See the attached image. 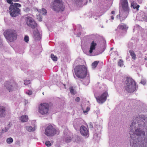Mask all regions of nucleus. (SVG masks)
Instances as JSON below:
<instances>
[{
	"instance_id": "79ce46f5",
	"label": "nucleus",
	"mask_w": 147,
	"mask_h": 147,
	"mask_svg": "<svg viewBox=\"0 0 147 147\" xmlns=\"http://www.w3.org/2000/svg\"><path fill=\"white\" fill-rule=\"evenodd\" d=\"M42 18L41 17L39 19L40 21H42Z\"/></svg>"
},
{
	"instance_id": "6ab92c4d",
	"label": "nucleus",
	"mask_w": 147,
	"mask_h": 147,
	"mask_svg": "<svg viewBox=\"0 0 147 147\" xmlns=\"http://www.w3.org/2000/svg\"><path fill=\"white\" fill-rule=\"evenodd\" d=\"M28 117L26 115H22L20 118V120L22 122H26L28 121Z\"/></svg>"
},
{
	"instance_id": "7c9ffc66",
	"label": "nucleus",
	"mask_w": 147,
	"mask_h": 147,
	"mask_svg": "<svg viewBox=\"0 0 147 147\" xmlns=\"http://www.w3.org/2000/svg\"><path fill=\"white\" fill-rule=\"evenodd\" d=\"M90 109V108L89 107H88L86 108V109L85 111L83 110V112L84 113H87L88 112Z\"/></svg>"
},
{
	"instance_id": "a211bd4d",
	"label": "nucleus",
	"mask_w": 147,
	"mask_h": 147,
	"mask_svg": "<svg viewBox=\"0 0 147 147\" xmlns=\"http://www.w3.org/2000/svg\"><path fill=\"white\" fill-rule=\"evenodd\" d=\"M131 7H133L134 9H136L137 11H138L140 7V5H138L136 3H135L134 2V1L131 3Z\"/></svg>"
},
{
	"instance_id": "a19ab883",
	"label": "nucleus",
	"mask_w": 147,
	"mask_h": 147,
	"mask_svg": "<svg viewBox=\"0 0 147 147\" xmlns=\"http://www.w3.org/2000/svg\"><path fill=\"white\" fill-rule=\"evenodd\" d=\"M87 2H88L87 0H86V3H85L84 4V5H86L87 4Z\"/></svg>"
},
{
	"instance_id": "7ed1b4c3",
	"label": "nucleus",
	"mask_w": 147,
	"mask_h": 147,
	"mask_svg": "<svg viewBox=\"0 0 147 147\" xmlns=\"http://www.w3.org/2000/svg\"><path fill=\"white\" fill-rule=\"evenodd\" d=\"M126 85L125 86V90L129 93L132 92L136 88V83L134 80L129 77L127 78L125 81Z\"/></svg>"
},
{
	"instance_id": "ea45409f",
	"label": "nucleus",
	"mask_w": 147,
	"mask_h": 147,
	"mask_svg": "<svg viewBox=\"0 0 147 147\" xmlns=\"http://www.w3.org/2000/svg\"><path fill=\"white\" fill-rule=\"evenodd\" d=\"M81 33H80V32H79V33L77 35L78 36H78H79H79H80V35H81Z\"/></svg>"
},
{
	"instance_id": "2f4dec72",
	"label": "nucleus",
	"mask_w": 147,
	"mask_h": 147,
	"mask_svg": "<svg viewBox=\"0 0 147 147\" xmlns=\"http://www.w3.org/2000/svg\"><path fill=\"white\" fill-rule=\"evenodd\" d=\"M74 1L77 3H81L82 2V0H74Z\"/></svg>"
},
{
	"instance_id": "dca6fc26",
	"label": "nucleus",
	"mask_w": 147,
	"mask_h": 147,
	"mask_svg": "<svg viewBox=\"0 0 147 147\" xmlns=\"http://www.w3.org/2000/svg\"><path fill=\"white\" fill-rule=\"evenodd\" d=\"M96 45V43H95L94 41L92 42L89 51L90 53L91 54L92 53L93 50L95 49Z\"/></svg>"
},
{
	"instance_id": "473e14b6",
	"label": "nucleus",
	"mask_w": 147,
	"mask_h": 147,
	"mask_svg": "<svg viewBox=\"0 0 147 147\" xmlns=\"http://www.w3.org/2000/svg\"><path fill=\"white\" fill-rule=\"evenodd\" d=\"M12 0H7V1L8 3L11 5V4L13 3L12 2Z\"/></svg>"
},
{
	"instance_id": "6e6552de",
	"label": "nucleus",
	"mask_w": 147,
	"mask_h": 147,
	"mask_svg": "<svg viewBox=\"0 0 147 147\" xmlns=\"http://www.w3.org/2000/svg\"><path fill=\"white\" fill-rule=\"evenodd\" d=\"M4 85L9 92L13 91L14 88L16 86V83L13 80L6 82L5 83Z\"/></svg>"
},
{
	"instance_id": "c03bdc74",
	"label": "nucleus",
	"mask_w": 147,
	"mask_h": 147,
	"mask_svg": "<svg viewBox=\"0 0 147 147\" xmlns=\"http://www.w3.org/2000/svg\"><path fill=\"white\" fill-rule=\"evenodd\" d=\"M145 59L146 60H147V58H145Z\"/></svg>"
},
{
	"instance_id": "f03ea898",
	"label": "nucleus",
	"mask_w": 147,
	"mask_h": 147,
	"mask_svg": "<svg viewBox=\"0 0 147 147\" xmlns=\"http://www.w3.org/2000/svg\"><path fill=\"white\" fill-rule=\"evenodd\" d=\"M3 34L6 39L10 42L14 41L18 36L16 31L12 29L7 30L4 32Z\"/></svg>"
},
{
	"instance_id": "393cba45",
	"label": "nucleus",
	"mask_w": 147,
	"mask_h": 147,
	"mask_svg": "<svg viewBox=\"0 0 147 147\" xmlns=\"http://www.w3.org/2000/svg\"><path fill=\"white\" fill-rule=\"evenodd\" d=\"M13 139L11 138H7L6 140L8 144H10L13 142Z\"/></svg>"
},
{
	"instance_id": "58836bf2",
	"label": "nucleus",
	"mask_w": 147,
	"mask_h": 147,
	"mask_svg": "<svg viewBox=\"0 0 147 147\" xmlns=\"http://www.w3.org/2000/svg\"><path fill=\"white\" fill-rule=\"evenodd\" d=\"M90 127L91 128H92V124H90Z\"/></svg>"
},
{
	"instance_id": "0eeeda50",
	"label": "nucleus",
	"mask_w": 147,
	"mask_h": 147,
	"mask_svg": "<svg viewBox=\"0 0 147 147\" xmlns=\"http://www.w3.org/2000/svg\"><path fill=\"white\" fill-rule=\"evenodd\" d=\"M49 108V105L46 103H41L38 107V112L41 114L45 115L47 114Z\"/></svg>"
},
{
	"instance_id": "39448f33",
	"label": "nucleus",
	"mask_w": 147,
	"mask_h": 147,
	"mask_svg": "<svg viewBox=\"0 0 147 147\" xmlns=\"http://www.w3.org/2000/svg\"><path fill=\"white\" fill-rule=\"evenodd\" d=\"M51 6L54 11L57 12L63 11L65 8L62 0H53Z\"/></svg>"
},
{
	"instance_id": "4468645a",
	"label": "nucleus",
	"mask_w": 147,
	"mask_h": 147,
	"mask_svg": "<svg viewBox=\"0 0 147 147\" xmlns=\"http://www.w3.org/2000/svg\"><path fill=\"white\" fill-rule=\"evenodd\" d=\"M5 108L2 106H0V117H4L6 114Z\"/></svg>"
},
{
	"instance_id": "1a4fd4ad",
	"label": "nucleus",
	"mask_w": 147,
	"mask_h": 147,
	"mask_svg": "<svg viewBox=\"0 0 147 147\" xmlns=\"http://www.w3.org/2000/svg\"><path fill=\"white\" fill-rule=\"evenodd\" d=\"M26 22L28 26L32 28H35L37 26V24L32 17L28 16L26 18Z\"/></svg>"
},
{
	"instance_id": "a878e982",
	"label": "nucleus",
	"mask_w": 147,
	"mask_h": 147,
	"mask_svg": "<svg viewBox=\"0 0 147 147\" xmlns=\"http://www.w3.org/2000/svg\"><path fill=\"white\" fill-rule=\"evenodd\" d=\"M118 65L121 67L123 65V61L122 59H120L118 62Z\"/></svg>"
},
{
	"instance_id": "c756f323",
	"label": "nucleus",
	"mask_w": 147,
	"mask_h": 147,
	"mask_svg": "<svg viewBox=\"0 0 147 147\" xmlns=\"http://www.w3.org/2000/svg\"><path fill=\"white\" fill-rule=\"evenodd\" d=\"M30 80H26L24 81V84L26 85H28V84L30 83Z\"/></svg>"
},
{
	"instance_id": "c85d7f7f",
	"label": "nucleus",
	"mask_w": 147,
	"mask_h": 147,
	"mask_svg": "<svg viewBox=\"0 0 147 147\" xmlns=\"http://www.w3.org/2000/svg\"><path fill=\"white\" fill-rule=\"evenodd\" d=\"M45 145L49 147L51 146V144L49 141H47L45 143Z\"/></svg>"
},
{
	"instance_id": "37998d69",
	"label": "nucleus",
	"mask_w": 147,
	"mask_h": 147,
	"mask_svg": "<svg viewBox=\"0 0 147 147\" xmlns=\"http://www.w3.org/2000/svg\"><path fill=\"white\" fill-rule=\"evenodd\" d=\"M12 1H19V0H12Z\"/></svg>"
},
{
	"instance_id": "9d476101",
	"label": "nucleus",
	"mask_w": 147,
	"mask_h": 147,
	"mask_svg": "<svg viewBox=\"0 0 147 147\" xmlns=\"http://www.w3.org/2000/svg\"><path fill=\"white\" fill-rule=\"evenodd\" d=\"M107 95V92H105L102 94L100 96L96 97V98L97 102L99 103H103L106 100Z\"/></svg>"
},
{
	"instance_id": "9b49d317",
	"label": "nucleus",
	"mask_w": 147,
	"mask_h": 147,
	"mask_svg": "<svg viewBox=\"0 0 147 147\" xmlns=\"http://www.w3.org/2000/svg\"><path fill=\"white\" fill-rule=\"evenodd\" d=\"M80 132L81 135L84 136H88L89 131L87 128L84 125H82L80 128Z\"/></svg>"
},
{
	"instance_id": "20e7f679",
	"label": "nucleus",
	"mask_w": 147,
	"mask_h": 147,
	"mask_svg": "<svg viewBox=\"0 0 147 147\" xmlns=\"http://www.w3.org/2000/svg\"><path fill=\"white\" fill-rule=\"evenodd\" d=\"M21 6V5L18 3H15L11 5L9 8L10 16L16 17L20 14V10L18 8Z\"/></svg>"
},
{
	"instance_id": "c9c22d12",
	"label": "nucleus",
	"mask_w": 147,
	"mask_h": 147,
	"mask_svg": "<svg viewBox=\"0 0 147 147\" xmlns=\"http://www.w3.org/2000/svg\"><path fill=\"white\" fill-rule=\"evenodd\" d=\"M26 93L28 94L29 95H30L32 94V92L31 91H29V92H26Z\"/></svg>"
},
{
	"instance_id": "5701e85b",
	"label": "nucleus",
	"mask_w": 147,
	"mask_h": 147,
	"mask_svg": "<svg viewBox=\"0 0 147 147\" xmlns=\"http://www.w3.org/2000/svg\"><path fill=\"white\" fill-rule=\"evenodd\" d=\"M99 61H94L92 64V66L94 68H95L98 64Z\"/></svg>"
},
{
	"instance_id": "4be33fe9",
	"label": "nucleus",
	"mask_w": 147,
	"mask_h": 147,
	"mask_svg": "<svg viewBox=\"0 0 147 147\" xmlns=\"http://www.w3.org/2000/svg\"><path fill=\"white\" fill-rule=\"evenodd\" d=\"M26 128L27 130L29 132L33 131L35 130V129L34 128L32 127L31 126L26 127Z\"/></svg>"
},
{
	"instance_id": "aec40b11",
	"label": "nucleus",
	"mask_w": 147,
	"mask_h": 147,
	"mask_svg": "<svg viewBox=\"0 0 147 147\" xmlns=\"http://www.w3.org/2000/svg\"><path fill=\"white\" fill-rule=\"evenodd\" d=\"M129 52L132 58L135 60L136 59V56L134 51H133L130 50L129 51Z\"/></svg>"
},
{
	"instance_id": "412c9836",
	"label": "nucleus",
	"mask_w": 147,
	"mask_h": 147,
	"mask_svg": "<svg viewBox=\"0 0 147 147\" xmlns=\"http://www.w3.org/2000/svg\"><path fill=\"white\" fill-rule=\"evenodd\" d=\"M51 57L54 61H56L57 60V56L54 55L53 54H51Z\"/></svg>"
},
{
	"instance_id": "f257e3e1",
	"label": "nucleus",
	"mask_w": 147,
	"mask_h": 147,
	"mask_svg": "<svg viewBox=\"0 0 147 147\" xmlns=\"http://www.w3.org/2000/svg\"><path fill=\"white\" fill-rule=\"evenodd\" d=\"M74 70L76 75L78 78L83 79L87 75V68L84 65H78L76 66Z\"/></svg>"
},
{
	"instance_id": "bb28decb",
	"label": "nucleus",
	"mask_w": 147,
	"mask_h": 147,
	"mask_svg": "<svg viewBox=\"0 0 147 147\" xmlns=\"http://www.w3.org/2000/svg\"><path fill=\"white\" fill-rule=\"evenodd\" d=\"M70 91L71 93L73 94H75V90L73 88V87L72 86L70 87L69 88Z\"/></svg>"
},
{
	"instance_id": "ddd939ff",
	"label": "nucleus",
	"mask_w": 147,
	"mask_h": 147,
	"mask_svg": "<svg viewBox=\"0 0 147 147\" xmlns=\"http://www.w3.org/2000/svg\"><path fill=\"white\" fill-rule=\"evenodd\" d=\"M33 33L34 38L36 40H40L41 39V35L38 30L36 29Z\"/></svg>"
},
{
	"instance_id": "e433bc0d",
	"label": "nucleus",
	"mask_w": 147,
	"mask_h": 147,
	"mask_svg": "<svg viewBox=\"0 0 147 147\" xmlns=\"http://www.w3.org/2000/svg\"><path fill=\"white\" fill-rule=\"evenodd\" d=\"M115 13V12L114 11H111V13L113 14H114Z\"/></svg>"
},
{
	"instance_id": "f8f14e48",
	"label": "nucleus",
	"mask_w": 147,
	"mask_h": 147,
	"mask_svg": "<svg viewBox=\"0 0 147 147\" xmlns=\"http://www.w3.org/2000/svg\"><path fill=\"white\" fill-rule=\"evenodd\" d=\"M121 5L124 11L129 12V9L127 0H122Z\"/></svg>"
},
{
	"instance_id": "2eb2a0df",
	"label": "nucleus",
	"mask_w": 147,
	"mask_h": 147,
	"mask_svg": "<svg viewBox=\"0 0 147 147\" xmlns=\"http://www.w3.org/2000/svg\"><path fill=\"white\" fill-rule=\"evenodd\" d=\"M136 120H138V121H137V123H138V124L139 127L141 126V125H142L143 124H144V120H145V117H137L136 118Z\"/></svg>"
},
{
	"instance_id": "72a5a7b5",
	"label": "nucleus",
	"mask_w": 147,
	"mask_h": 147,
	"mask_svg": "<svg viewBox=\"0 0 147 147\" xmlns=\"http://www.w3.org/2000/svg\"><path fill=\"white\" fill-rule=\"evenodd\" d=\"M141 83L142 84H143V85H144L146 83V82L145 80H142L141 81Z\"/></svg>"
},
{
	"instance_id": "f3484780",
	"label": "nucleus",
	"mask_w": 147,
	"mask_h": 147,
	"mask_svg": "<svg viewBox=\"0 0 147 147\" xmlns=\"http://www.w3.org/2000/svg\"><path fill=\"white\" fill-rule=\"evenodd\" d=\"M127 28L128 27L126 25L123 23H121L117 27V29L118 30H127Z\"/></svg>"
},
{
	"instance_id": "f704fd0d",
	"label": "nucleus",
	"mask_w": 147,
	"mask_h": 147,
	"mask_svg": "<svg viewBox=\"0 0 147 147\" xmlns=\"http://www.w3.org/2000/svg\"><path fill=\"white\" fill-rule=\"evenodd\" d=\"M80 98L79 97H77L75 99V100L77 102H79L80 101Z\"/></svg>"
},
{
	"instance_id": "cd10ccee",
	"label": "nucleus",
	"mask_w": 147,
	"mask_h": 147,
	"mask_svg": "<svg viewBox=\"0 0 147 147\" xmlns=\"http://www.w3.org/2000/svg\"><path fill=\"white\" fill-rule=\"evenodd\" d=\"M29 37L28 36H26L24 37V41L26 42H28L29 40Z\"/></svg>"
},
{
	"instance_id": "b1692460",
	"label": "nucleus",
	"mask_w": 147,
	"mask_h": 147,
	"mask_svg": "<svg viewBox=\"0 0 147 147\" xmlns=\"http://www.w3.org/2000/svg\"><path fill=\"white\" fill-rule=\"evenodd\" d=\"M40 12L41 13H42V14L44 15H46L47 12V11L44 8L42 9V10H40Z\"/></svg>"
},
{
	"instance_id": "a18cd8bd",
	"label": "nucleus",
	"mask_w": 147,
	"mask_h": 147,
	"mask_svg": "<svg viewBox=\"0 0 147 147\" xmlns=\"http://www.w3.org/2000/svg\"><path fill=\"white\" fill-rule=\"evenodd\" d=\"M89 0V1H90V2L91 1V0Z\"/></svg>"
},
{
	"instance_id": "423d86ee",
	"label": "nucleus",
	"mask_w": 147,
	"mask_h": 147,
	"mask_svg": "<svg viewBox=\"0 0 147 147\" xmlns=\"http://www.w3.org/2000/svg\"><path fill=\"white\" fill-rule=\"evenodd\" d=\"M59 130L51 125L46 127L45 132V134L48 136H53L56 134H59Z\"/></svg>"
},
{
	"instance_id": "4c0bfd02",
	"label": "nucleus",
	"mask_w": 147,
	"mask_h": 147,
	"mask_svg": "<svg viewBox=\"0 0 147 147\" xmlns=\"http://www.w3.org/2000/svg\"><path fill=\"white\" fill-rule=\"evenodd\" d=\"M111 19L113 20L114 19V16H111Z\"/></svg>"
}]
</instances>
